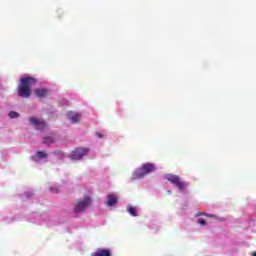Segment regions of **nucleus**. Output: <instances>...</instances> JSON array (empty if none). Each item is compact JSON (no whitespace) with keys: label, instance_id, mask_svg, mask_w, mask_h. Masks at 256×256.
I'll use <instances>...</instances> for the list:
<instances>
[{"label":"nucleus","instance_id":"0eeeda50","mask_svg":"<svg viewBox=\"0 0 256 256\" xmlns=\"http://www.w3.org/2000/svg\"><path fill=\"white\" fill-rule=\"evenodd\" d=\"M34 93L36 97H38L39 99H43V97H47V95H49V90L45 88H40L36 89Z\"/></svg>","mask_w":256,"mask_h":256},{"label":"nucleus","instance_id":"39448f33","mask_svg":"<svg viewBox=\"0 0 256 256\" xmlns=\"http://www.w3.org/2000/svg\"><path fill=\"white\" fill-rule=\"evenodd\" d=\"M88 152L89 149L76 148L70 155V159H72V161H79V159H83V157H85V155H87Z\"/></svg>","mask_w":256,"mask_h":256},{"label":"nucleus","instance_id":"7ed1b4c3","mask_svg":"<svg viewBox=\"0 0 256 256\" xmlns=\"http://www.w3.org/2000/svg\"><path fill=\"white\" fill-rule=\"evenodd\" d=\"M167 181L175 185L179 189V191H184L185 187H187V183L181 180V177L173 174H168L166 176Z\"/></svg>","mask_w":256,"mask_h":256},{"label":"nucleus","instance_id":"a211bd4d","mask_svg":"<svg viewBox=\"0 0 256 256\" xmlns=\"http://www.w3.org/2000/svg\"><path fill=\"white\" fill-rule=\"evenodd\" d=\"M96 135H97V137H98L99 139H103V134L97 132Z\"/></svg>","mask_w":256,"mask_h":256},{"label":"nucleus","instance_id":"4be33fe9","mask_svg":"<svg viewBox=\"0 0 256 256\" xmlns=\"http://www.w3.org/2000/svg\"><path fill=\"white\" fill-rule=\"evenodd\" d=\"M168 193H170V194H171V190H169V191H168Z\"/></svg>","mask_w":256,"mask_h":256},{"label":"nucleus","instance_id":"f3484780","mask_svg":"<svg viewBox=\"0 0 256 256\" xmlns=\"http://www.w3.org/2000/svg\"><path fill=\"white\" fill-rule=\"evenodd\" d=\"M205 215L206 217H213V215H209L207 213H198L197 216Z\"/></svg>","mask_w":256,"mask_h":256},{"label":"nucleus","instance_id":"6e6552de","mask_svg":"<svg viewBox=\"0 0 256 256\" xmlns=\"http://www.w3.org/2000/svg\"><path fill=\"white\" fill-rule=\"evenodd\" d=\"M90 256H111V250L98 249L96 252H93Z\"/></svg>","mask_w":256,"mask_h":256},{"label":"nucleus","instance_id":"6ab92c4d","mask_svg":"<svg viewBox=\"0 0 256 256\" xmlns=\"http://www.w3.org/2000/svg\"><path fill=\"white\" fill-rule=\"evenodd\" d=\"M50 191H55V193H59V190L57 188H50Z\"/></svg>","mask_w":256,"mask_h":256},{"label":"nucleus","instance_id":"4468645a","mask_svg":"<svg viewBox=\"0 0 256 256\" xmlns=\"http://www.w3.org/2000/svg\"><path fill=\"white\" fill-rule=\"evenodd\" d=\"M8 117H10V119H17V117H19V113L11 111L9 112Z\"/></svg>","mask_w":256,"mask_h":256},{"label":"nucleus","instance_id":"1a4fd4ad","mask_svg":"<svg viewBox=\"0 0 256 256\" xmlns=\"http://www.w3.org/2000/svg\"><path fill=\"white\" fill-rule=\"evenodd\" d=\"M116 203H117V197H115L113 194H109L107 196V202H106L108 207H113V205H116Z\"/></svg>","mask_w":256,"mask_h":256},{"label":"nucleus","instance_id":"aec40b11","mask_svg":"<svg viewBox=\"0 0 256 256\" xmlns=\"http://www.w3.org/2000/svg\"><path fill=\"white\" fill-rule=\"evenodd\" d=\"M251 255L256 256V252H252Z\"/></svg>","mask_w":256,"mask_h":256},{"label":"nucleus","instance_id":"f8f14e48","mask_svg":"<svg viewBox=\"0 0 256 256\" xmlns=\"http://www.w3.org/2000/svg\"><path fill=\"white\" fill-rule=\"evenodd\" d=\"M81 121V114H74L71 117V122L72 123H79Z\"/></svg>","mask_w":256,"mask_h":256},{"label":"nucleus","instance_id":"9d476101","mask_svg":"<svg viewBox=\"0 0 256 256\" xmlns=\"http://www.w3.org/2000/svg\"><path fill=\"white\" fill-rule=\"evenodd\" d=\"M43 143H44V145H51V144L55 143V139H53V137H51V136H46V137H44Z\"/></svg>","mask_w":256,"mask_h":256},{"label":"nucleus","instance_id":"9b49d317","mask_svg":"<svg viewBox=\"0 0 256 256\" xmlns=\"http://www.w3.org/2000/svg\"><path fill=\"white\" fill-rule=\"evenodd\" d=\"M127 211H128L129 214L132 215V217H137V209H135V207L128 206Z\"/></svg>","mask_w":256,"mask_h":256},{"label":"nucleus","instance_id":"ddd939ff","mask_svg":"<svg viewBox=\"0 0 256 256\" xmlns=\"http://www.w3.org/2000/svg\"><path fill=\"white\" fill-rule=\"evenodd\" d=\"M36 155L39 159H47V153L45 151H38Z\"/></svg>","mask_w":256,"mask_h":256},{"label":"nucleus","instance_id":"f03ea898","mask_svg":"<svg viewBox=\"0 0 256 256\" xmlns=\"http://www.w3.org/2000/svg\"><path fill=\"white\" fill-rule=\"evenodd\" d=\"M153 171H155V164H143L139 170L132 174V180L135 181L136 179H143L145 175H149V173H153Z\"/></svg>","mask_w":256,"mask_h":256},{"label":"nucleus","instance_id":"2eb2a0df","mask_svg":"<svg viewBox=\"0 0 256 256\" xmlns=\"http://www.w3.org/2000/svg\"><path fill=\"white\" fill-rule=\"evenodd\" d=\"M197 224L205 226V225H207V221H205V219H203V218H198L197 219Z\"/></svg>","mask_w":256,"mask_h":256},{"label":"nucleus","instance_id":"20e7f679","mask_svg":"<svg viewBox=\"0 0 256 256\" xmlns=\"http://www.w3.org/2000/svg\"><path fill=\"white\" fill-rule=\"evenodd\" d=\"M89 205H91V197L86 196L83 200H80L76 203L74 206V213L79 214L85 211V209L89 208Z\"/></svg>","mask_w":256,"mask_h":256},{"label":"nucleus","instance_id":"dca6fc26","mask_svg":"<svg viewBox=\"0 0 256 256\" xmlns=\"http://www.w3.org/2000/svg\"><path fill=\"white\" fill-rule=\"evenodd\" d=\"M54 155H57L58 157H63V151L56 150V151H54Z\"/></svg>","mask_w":256,"mask_h":256},{"label":"nucleus","instance_id":"412c9836","mask_svg":"<svg viewBox=\"0 0 256 256\" xmlns=\"http://www.w3.org/2000/svg\"><path fill=\"white\" fill-rule=\"evenodd\" d=\"M32 159L35 161V156H33Z\"/></svg>","mask_w":256,"mask_h":256},{"label":"nucleus","instance_id":"423d86ee","mask_svg":"<svg viewBox=\"0 0 256 256\" xmlns=\"http://www.w3.org/2000/svg\"><path fill=\"white\" fill-rule=\"evenodd\" d=\"M30 125H34L38 131H43V129L47 128V123L43 120L38 119L37 117L29 118Z\"/></svg>","mask_w":256,"mask_h":256},{"label":"nucleus","instance_id":"f257e3e1","mask_svg":"<svg viewBox=\"0 0 256 256\" xmlns=\"http://www.w3.org/2000/svg\"><path fill=\"white\" fill-rule=\"evenodd\" d=\"M37 83V80L33 77H24L20 79L18 85V95L24 99L31 97V87Z\"/></svg>","mask_w":256,"mask_h":256}]
</instances>
